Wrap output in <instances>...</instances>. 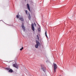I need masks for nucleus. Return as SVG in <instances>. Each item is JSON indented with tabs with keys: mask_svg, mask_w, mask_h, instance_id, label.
<instances>
[{
	"mask_svg": "<svg viewBox=\"0 0 76 76\" xmlns=\"http://www.w3.org/2000/svg\"><path fill=\"white\" fill-rule=\"evenodd\" d=\"M36 44L35 45V47L36 48H38L39 45H40V43L38 40H36Z\"/></svg>",
	"mask_w": 76,
	"mask_h": 76,
	"instance_id": "obj_1",
	"label": "nucleus"
},
{
	"mask_svg": "<svg viewBox=\"0 0 76 76\" xmlns=\"http://www.w3.org/2000/svg\"><path fill=\"white\" fill-rule=\"evenodd\" d=\"M41 68L42 69L43 71L45 72V71H46V69H45V66H44V65H41Z\"/></svg>",
	"mask_w": 76,
	"mask_h": 76,
	"instance_id": "obj_2",
	"label": "nucleus"
},
{
	"mask_svg": "<svg viewBox=\"0 0 76 76\" xmlns=\"http://www.w3.org/2000/svg\"><path fill=\"white\" fill-rule=\"evenodd\" d=\"M5 69L7 70H9L8 72H9V73H12L13 72V70L12 69L8 68H5Z\"/></svg>",
	"mask_w": 76,
	"mask_h": 76,
	"instance_id": "obj_3",
	"label": "nucleus"
},
{
	"mask_svg": "<svg viewBox=\"0 0 76 76\" xmlns=\"http://www.w3.org/2000/svg\"><path fill=\"white\" fill-rule=\"evenodd\" d=\"M54 64V73H55L56 72V69H57V64Z\"/></svg>",
	"mask_w": 76,
	"mask_h": 76,
	"instance_id": "obj_4",
	"label": "nucleus"
},
{
	"mask_svg": "<svg viewBox=\"0 0 76 76\" xmlns=\"http://www.w3.org/2000/svg\"><path fill=\"white\" fill-rule=\"evenodd\" d=\"M13 66L15 68H16L17 69H18V67L19 66L18 65H17V64L16 63H15L14 64H13Z\"/></svg>",
	"mask_w": 76,
	"mask_h": 76,
	"instance_id": "obj_5",
	"label": "nucleus"
},
{
	"mask_svg": "<svg viewBox=\"0 0 76 76\" xmlns=\"http://www.w3.org/2000/svg\"><path fill=\"white\" fill-rule=\"evenodd\" d=\"M31 26L32 30L33 31H35V28H34V24L32 23L31 25Z\"/></svg>",
	"mask_w": 76,
	"mask_h": 76,
	"instance_id": "obj_6",
	"label": "nucleus"
},
{
	"mask_svg": "<svg viewBox=\"0 0 76 76\" xmlns=\"http://www.w3.org/2000/svg\"><path fill=\"white\" fill-rule=\"evenodd\" d=\"M21 27H22V28H23V31H25V26H24V25L23 24V23H22Z\"/></svg>",
	"mask_w": 76,
	"mask_h": 76,
	"instance_id": "obj_7",
	"label": "nucleus"
},
{
	"mask_svg": "<svg viewBox=\"0 0 76 76\" xmlns=\"http://www.w3.org/2000/svg\"><path fill=\"white\" fill-rule=\"evenodd\" d=\"M27 7L28 9L30 11V12H31V10H30V8L29 7V5L28 4H27Z\"/></svg>",
	"mask_w": 76,
	"mask_h": 76,
	"instance_id": "obj_8",
	"label": "nucleus"
},
{
	"mask_svg": "<svg viewBox=\"0 0 76 76\" xmlns=\"http://www.w3.org/2000/svg\"><path fill=\"white\" fill-rule=\"evenodd\" d=\"M19 20H20L21 21H22V22H23V20H24L23 17L19 18Z\"/></svg>",
	"mask_w": 76,
	"mask_h": 76,
	"instance_id": "obj_9",
	"label": "nucleus"
},
{
	"mask_svg": "<svg viewBox=\"0 0 76 76\" xmlns=\"http://www.w3.org/2000/svg\"><path fill=\"white\" fill-rule=\"evenodd\" d=\"M45 36L46 37H47V38H48V36H47V31H45Z\"/></svg>",
	"mask_w": 76,
	"mask_h": 76,
	"instance_id": "obj_10",
	"label": "nucleus"
},
{
	"mask_svg": "<svg viewBox=\"0 0 76 76\" xmlns=\"http://www.w3.org/2000/svg\"><path fill=\"white\" fill-rule=\"evenodd\" d=\"M38 31L39 32H40V31H41V28H40V27H39L38 28Z\"/></svg>",
	"mask_w": 76,
	"mask_h": 76,
	"instance_id": "obj_11",
	"label": "nucleus"
},
{
	"mask_svg": "<svg viewBox=\"0 0 76 76\" xmlns=\"http://www.w3.org/2000/svg\"><path fill=\"white\" fill-rule=\"evenodd\" d=\"M23 47H22L21 48H20V51H22V50H23Z\"/></svg>",
	"mask_w": 76,
	"mask_h": 76,
	"instance_id": "obj_12",
	"label": "nucleus"
},
{
	"mask_svg": "<svg viewBox=\"0 0 76 76\" xmlns=\"http://www.w3.org/2000/svg\"><path fill=\"white\" fill-rule=\"evenodd\" d=\"M37 39H38V40H39V37H38V35H37Z\"/></svg>",
	"mask_w": 76,
	"mask_h": 76,
	"instance_id": "obj_13",
	"label": "nucleus"
},
{
	"mask_svg": "<svg viewBox=\"0 0 76 76\" xmlns=\"http://www.w3.org/2000/svg\"><path fill=\"white\" fill-rule=\"evenodd\" d=\"M26 14H28V11L27 10H26Z\"/></svg>",
	"mask_w": 76,
	"mask_h": 76,
	"instance_id": "obj_14",
	"label": "nucleus"
},
{
	"mask_svg": "<svg viewBox=\"0 0 76 76\" xmlns=\"http://www.w3.org/2000/svg\"><path fill=\"white\" fill-rule=\"evenodd\" d=\"M16 17H17V19H18V18H19V15H16Z\"/></svg>",
	"mask_w": 76,
	"mask_h": 76,
	"instance_id": "obj_15",
	"label": "nucleus"
},
{
	"mask_svg": "<svg viewBox=\"0 0 76 76\" xmlns=\"http://www.w3.org/2000/svg\"><path fill=\"white\" fill-rule=\"evenodd\" d=\"M34 25H35V26H36V24H35V23H34Z\"/></svg>",
	"mask_w": 76,
	"mask_h": 76,
	"instance_id": "obj_16",
	"label": "nucleus"
},
{
	"mask_svg": "<svg viewBox=\"0 0 76 76\" xmlns=\"http://www.w3.org/2000/svg\"><path fill=\"white\" fill-rule=\"evenodd\" d=\"M25 1H26V0H25Z\"/></svg>",
	"mask_w": 76,
	"mask_h": 76,
	"instance_id": "obj_17",
	"label": "nucleus"
},
{
	"mask_svg": "<svg viewBox=\"0 0 76 76\" xmlns=\"http://www.w3.org/2000/svg\"><path fill=\"white\" fill-rule=\"evenodd\" d=\"M38 25H39V24H38Z\"/></svg>",
	"mask_w": 76,
	"mask_h": 76,
	"instance_id": "obj_18",
	"label": "nucleus"
}]
</instances>
